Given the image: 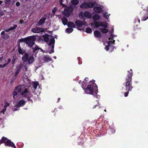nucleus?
<instances>
[{
  "label": "nucleus",
  "mask_w": 148,
  "mask_h": 148,
  "mask_svg": "<svg viewBox=\"0 0 148 148\" xmlns=\"http://www.w3.org/2000/svg\"><path fill=\"white\" fill-rule=\"evenodd\" d=\"M18 51L19 53L21 54H23L25 52V51L24 50L22 49L21 48L19 45L18 46Z\"/></svg>",
  "instance_id": "nucleus-25"
},
{
  "label": "nucleus",
  "mask_w": 148,
  "mask_h": 148,
  "mask_svg": "<svg viewBox=\"0 0 148 148\" xmlns=\"http://www.w3.org/2000/svg\"><path fill=\"white\" fill-rule=\"evenodd\" d=\"M46 19L45 16L43 17L38 22V25H41L45 21Z\"/></svg>",
  "instance_id": "nucleus-20"
},
{
  "label": "nucleus",
  "mask_w": 148,
  "mask_h": 148,
  "mask_svg": "<svg viewBox=\"0 0 148 148\" xmlns=\"http://www.w3.org/2000/svg\"><path fill=\"white\" fill-rule=\"evenodd\" d=\"M110 15V14H108L107 12H104L103 13V16L107 20H108L109 19V16Z\"/></svg>",
  "instance_id": "nucleus-19"
},
{
  "label": "nucleus",
  "mask_w": 148,
  "mask_h": 148,
  "mask_svg": "<svg viewBox=\"0 0 148 148\" xmlns=\"http://www.w3.org/2000/svg\"><path fill=\"white\" fill-rule=\"evenodd\" d=\"M78 82L79 84H81V83H82V81H79Z\"/></svg>",
  "instance_id": "nucleus-48"
},
{
  "label": "nucleus",
  "mask_w": 148,
  "mask_h": 148,
  "mask_svg": "<svg viewBox=\"0 0 148 148\" xmlns=\"http://www.w3.org/2000/svg\"><path fill=\"white\" fill-rule=\"evenodd\" d=\"M89 80V79L88 78H85V79L84 80L83 82L82 83V87H83L86 85L87 82Z\"/></svg>",
  "instance_id": "nucleus-27"
},
{
  "label": "nucleus",
  "mask_w": 148,
  "mask_h": 148,
  "mask_svg": "<svg viewBox=\"0 0 148 148\" xmlns=\"http://www.w3.org/2000/svg\"><path fill=\"white\" fill-rule=\"evenodd\" d=\"M138 22L140 23V20L139 19H138Z\"/></svg>",
  "instance_id": "nucleus-50"
},
{
  "label": "nucleus",
  "mask_w": 148,
  "mask_h": 148,
  "mask_svg": "<svg viewBox=\"0 0 148 148\" xmlns=\"http://www.w3.org/2000/svg\"><path fill=\"white\" fill-rule=\"evenodd\" d=\"M38 41H41L43 40L46 42H48L49 47L48 52L50 54L54 52L53 49L55 43V40L53 37L50 35L46 34L45 35H41L38 37Z\"/></svg>",
  "instance_id": "nucleus-2"
},
{
  "label": "nucleus",
  "mask_w": 148,
  "mask_h": 148,
  "mask_svg": "<svg viewBox=\"0 0 148 148\" xmlns=\"http://www.w3.org/2000/svg\"><path fill=\"white\" fill-rule=\"evenodd\" d=\"M17 27V26L16 25H14L13 27H11L10 28H9L8 29L5 30V31L6 32H9L10 30H13L15 29Z\"/></svg>",
  "instance_id": "nucleus-31"
},
{
  "label": "nucleus",
  "mask_w": 148,
  "mask_h": 148,
  "mask_svg": "<svg viewBox=\"0 0 148 148\" xmlns=\"http://www.w3.org/2000/svg\"><path fill=\"white\" fill-rule=\"evenodd\" d=\"M147 10V12L145 15L142 17V20L145 21L148 18V8L147 7L146 9Z\"/></svg>",
  "instance_id": "nucleus-18"
},
{
  "label": "nucleus",
  "mask_w": 148,
  "mask_h": 148,
  "mask_svg": "<svg viewBox=\"0 0 148 148\" xmlns=\"http://www.w3.org/2000/svg\"><path fill=\"white\" fill-rule=\"evenodd\" d=\"M15 2L14 0H6L5 1V3L8 5H13L14 4Z\"/></svg>",
  "instance_id": "nucleus-16"
},
{
  "label": "nucleus",
  "mask_w": 148,
  "mask_h": 148,
  "mask_svg": "<svg viewBox=\"0 0 148 148\" xmlns=\"http://www.w3.org/2000/svg\"><path fill=\"white\" fill-rule=\"evenodd\" d=\"M28 63L29 64H32L34 61V58L33 56H30L28 60Z\"/></svg>",
  "instance_id": "nucleus-23"
},
{
  "label": "nucleus",
  "mask_w": 148,
  "mask_h": 148,
  "mask_svg": "<svg viewBox=\"0 0 148 148\" xmlns=\"http://www.w3.org/2000/svg\"><path fill=\"white\" fill-rule=\"evenodd\" d=\"M94 82L93 81H90L89 84L86 88H84V87H82L86 93L94 95L97 93V86Z\"/></svg>",
  "instance_id": "nucleus-4"
},
{
  "label": "nucleus",
  "mask_w": 148,
  "mask_h": 148,
  "mask_svg": "<svg viewBox=\"0 0 148 148\" xmlns=\"http://www.w3.org/2000/svg\"><path fill=\"white\" fill-rule=\"evenodd\" d=\"M94 35L95 37L100 38L101 37L100 33L97 30H95L94 32Z\"/></svg>",
  "instance_id": "nucleus-17"
},
{
  "label": "nucleus",
  "mask_w": 148,
  "mask_h": 148,
  "mask_svg": "<svg viewBox=\"0 0 148 148\" xmlns=\"http://www.w3.org/2000/svg\"><path fill=\"white\" fill-rule=\"evenodd\" d=\"M68 27H71V28H74L75 27V25L74 23L71 22H69L67 24Z\"/></svg>",
  "instance_id": "nucleus-24"
},
{
  "label": "nucleus",
  "mask_w": 148,
  "mask_h": 148,
  "mask_svg": "<svg viewBox=\"0 0 148 148\" xmlns=\"http://www.w3.org/2000/svg\"><path fill=\"white\" fill-rule=\"evenodd\" d=\"M128 93H129V92H125V96L127 97L128 95Z\"/></svg>",
  "instance_id": "nucleus-44"
},
{
  "label": "nucleus",
  "mask_w": 148,
  "mask_h": 148,
  "mask_svg": "<svg viewBox=\"0 0 148 148\" xmlns=\"http://www.w3.org/2000/svg\"><path fill=\"white\" fill-rule=\"evenodd\" d=\"M99 104H97V105H96V106H95L93 108H96V106H99Z\"/></svg>",
  "instance_id": "nucleus-46"
},
{
  "label": "nucleus",
  "mask_w": 148,
  "mask_h": 148,
  "mask_svg": "<svg viewBox=\"0 0 148 148\" xmlns=\"http://www.w3.org/2000/svg\"><path fill=\"white\" fill-rule=\"evenodd\" d=\"M6 108H7L4 107V108L3 109V110L1 111V112L2 113H3L4 114V112L6 110Z\"/></svg>",
  "instance_id": "nucleus-36"
},
{
  "label": "nucleus",
  "mask_w": 148,
  "mask_h": 148,
  "mask_svg": "<svg viewBox=\"0 0 148 148\" xmlns=\"http://www.w3.org/2000/svg\"><path fill=\"white\" fill-rule=\"evenodd\" d=\"M32 31L34 33H40L43 32L44 31L43 29L38 27L33 28L32 29Z\"/></svg>",
  "instance_id": "nucleus-12"
},
{
  "label": "nucleus",
  "mask_w": 148,
  "mask_h": 148,
  "mask_svg": "<svg viewBox=\"0 0 148 148\" xmlns=\"http://www.w3.org/2000/svg\"><path fill=\"white\" fill-rule=\"evenodd\" d=\"M91 26L92 27L96 28H98L99 26L104 27L99 29L100 32L103 34H106L108 32V29H107V24L104 22H95L94 23H92Z\"/></svg>",
  "instance_id": "nucleus-5"
},
{
  "label": "nucleus",
  "mask_w": 148,
  "mask_h": 148,
  "mask_svg": "<svg viewBox=\"0 0 148 148\" xmlns=\"http://www.w3.org/2000/svg\"><path fill=\"white\" fill-rule=\"evenodd\" d=\"M4 103L5 104H3L2 105L5 107L7 108V107L8 106L10 105L9 103L7 102H5Z\"/></svg>",
  "instance_id": "nucleus-34"
},
{
  "label": "nucleus",
  "mask_w": 148,
  "mask_h": 148,
  "mask_svg": "<svg viewBox=\"0 0 148 148\" xmlns=\"http://www.w3.org/2000/svg\"><path fill=\"white\" fill-rule=\"evenodd\" d=\"M56 8H54L52 10V12L53 14H55L56 11Z\"/></svg>",
  "instance_id": "nucleus-41"
},
{
  "label": "nucleus",
  "mask_w": 148,
  "mask_h": 148,
  "mask_svg": "<svg viewBox=\"0 0 148 148\" xmlns=\"http://www.w3.org/2000/svg\"><path fill=\"white\" fill-rule=\"evenodd\" d=\"M29 58V55L27 53H25L23 56L22 58V60L24 62H26L28 60Z\"/></svg>",
  "instance_id": "nucleus-22"
},
{
  "label": "nucleus",
  "mask_w": 148,
  "mask_h": 148,
  "mask_svg": "<svg viewBox=\"0 0 148 148\" xmlns=\"http://www.w3.org/2000/svg\"><path fill=\"white\" fill-rule=\"evenodd\" d=\"M20 71V69H17L16 71V73H15V75H17V74H18L19 73Z\"/></svg>",
  "instance_id": "nucleus-39"
},
{
  "label": "nucleus",
  "mask_w": 148,
  "mask_h": 148,
  "mask_svg": "<svg viewBox=\"0 0 148 148\" xmlns=\"http://www.w3.org/2000/svg\"><path fill=\"white\" fill-rule=\"evenodd\" d=\"M104 111H105V112H106V110H105Z\"/></svg>",
  "instance_id": "nucleus-53"
},
{
  "label": "nucleus",
  "mask_w": 148,
  "mask_h": 148,
  "mask_svg": "<svg viewBox=\"0 0 148 148\" xmlns=\"http://www.w3.org/2000/svg\"><path fill=\"white\" fill-rule=\"evenodd\" d=\"M29 100H31V99H29Z\"/></svg>",
  "instance_id": "nucleus-54"
},
{
  "label": "nucleus",
  "mask_w": 148,
  "mask_h": 148,
  "mask_svg": "<svg viewBox=\"0 0 148 148\" xmlns=\"http://www.w3.org/2000/svg\"><path fill=\"white\" fill-rule=\"evenodd\" d=\"M23 65L22 64H21L18 66V68L17 69H20V70L21 69L22 67H23Z\"/></svg>",
  "instance_id": "nucleus-38"
},
{
  "label": "nucleus",
  "mask_w": 148,
  "mask_h": 148,
  "mask_svg": "<svg viewBox=\"0 0 148 148\" xmlns=\"http://www.w3.org/2000/svg\"><path fill=\"white\" fill-rule=\"evenodd\" d=\"M35 39V37L33 36H32L27 37L25 39H22L21 40H23V41H25L26 44L30 47H32L34 52L40 50L43 53H44L45 52V51L39 47L34 43V42Z\"/></svg>",
  "instance_id": "nucleus-3"
},
{
  "label": "nucleus",
  "mask_w": 148,
  "mask_h": 148,
  "mask_svg": "<svg viewBox=\"0 0 148 148\" xmlns=\"http://www.w3.org/2000/svg\"><path fill=\"white\" fill-rule=\"evenodd\" d=\"M26 1H28V0H25Z\"/></svg>",
  "instance_id": "nucleus-56"
},
{
  "label": "nucleus",
  "mask_w": 148,
  "mask_h": 148,
  "mask_svg": "<svg viewBox=\"0 0 148 148\" xmlns=\"http://www.w3.org/2000/svg\"><path fill=\"white\" fill-rule=\"evenodd\" d=\"M11 61V59L10 58H9L8 59V61H7V63H4L5 64H7V65Z\"/></svg>",
  "instance_id": "nucleus-40"
},
{
  "label": "nucleus",
  "mask_w": 148,
  "mask_h": 148,
  "mask_svg": "<svg viewBox=\"0 0 148 148\" xmlns=\"http://www.w3.org/2000/svg\"><path fill=\"white\" fill-rule=\"evenodd\" d=\"M25 101L24 100H20L16 105L12 108L13 111H17L20 107L23 106L25 105Z\"/></svg>",
  "instance_id": "nucleus-9"
},
{
  "label": "nucleus",
  "mask_w": 148,
  "mask_h": 148,
  "mask_svg": "<svg viewBox=\"0 0 148 148\" xmlns=\"http://www.w3.org/2000/svg\"><path fill=\"white\" fill-rule=\"evenodd\" d=\"M32 84L33 88L31 86L25 88L24 86H19L16 87L15 91L13 92L12 94L14 99L15 98V96L17 95V92H20L22 96L26 97L27 98L32 96L30 94V93L34 92L39 84L37 82H32Z\"/></svg>",
  "instance_id": "nucleus-1"
},
{
  "label": "nucleus",
  "mask_w": 148,
  "mask_h": 148,
  "mask_svg": "<svg viewBox=\"0 0 148 148\" xmlns=\"http://www.w3.org/2000/svg\"><path fill=\"white\" fill-rule=\"evenodd\" d=\"M73 30V29L72 28H67L65 31L66 32L69 34L72 32Z\"/></svg>",
  "instance_id": "nucleus-30"
},
{
  "label": "nucleus",
  "mask_w": 148,
  "mask_h": 148,
  "mask_svg": "<svg viewBox=\"0 0 148 148\" xmlns=\"http://www.w3.org/2000/svg\"><path fill=\"white\" fill-rule=\"evenodd\" d=\"M16 60V59L15 58H13L12 60V63L13 64L15 63V62Z\"/></svg>",
  "instance_id": "nucleus-43"
},
{
  "label": "nucleus",
  "mask_w": 148,
  "mask_h": 148,
  "mask_svg": "<svg viewBox=\"0 0 148 148\" xmlns=\"http://www.w3.org/2000/svg\"><path fill=\"white\" fill-rule=\"evenodd\" d=\"M63 1V0H60L59 1L60 4L62 5L63 7L65 6L66 5L62 3V2Z\"/></svg>",
  "instance_id": "nucleus-35"
},
{
  "label": "nucleus",
  "mask_w": 148,
  "mask_h": 148,
  "mask_svg": "<svg viewBox=\"0 0 148 148\" xmlns=\"http://www.w3.org/2000/svg\"><path fill=\"white\" fill-rule=\"evenodd\" d=\"M115 40H113V37L111 36L108 39V41L105 42L104 43V45L105 46V49L106 51H108L109 50V47L112 44H114Z\"/></svg>",
  "instance_id": "nucleus-8"
},
{
  "label": "nucleus",
  "mask_w": 148,
  "mask_h": 148,
  "mask_svg": "<svg viewBox=\"0 0 148 148\" xmlns=\"http://www.w3.org/2000/svg\"><path fill=\"white\" fill-rule=\"evenodd\" d=\"M88 8H92L94 5V3L91 2L87 1Z\"/></svg>",
  "instance_id": "nucleus-29"
},
{
  "label": "nucleus",
  "mask_w": 148,
  "mask_h": 148,
  "mask_svg": "<svg viewBox=\"0 0 148 148\" xmlns=\"http://www.w3.org/2000/svg\"><path fill=\"white\" fill-rule=\"evenodd\" d=\"M2 3V1H0V4H1Z\"/></svg>",
  "instance_id": "nucleus-49"
},
{
  "label": "nucleus",
  "mask_w": 148,
  "mask_h": 148,
  "mask_svg": "<svg viewBox=\"0 0 148 148\" xmlns=\"http://www.w3.org/2000/svg\"><path fill=\"white\" fill-rule=\"evenodd\" d=\"M86 32L88 33L91 34L92 32V30L89 27L87 28L86 30Z\"/></svg>",
  "instance_id": "nucleus-33"
},
{
  "label": "nucleus",
  "mask_w": 148,
  "mask_h": 148,
  "mask_svg": "<svg viewBox=\"0 0 148 148\" xmlns=\"http://www.w3.org/2000/svg\"><path fill=\"white\" fill-rule=\"evenodd\" d=\"M93 10L96 13H100L102 11L101 7L100 6H97L93 8Z\"/></svg>",
  "instance_id": "nucleus-14"
},
{
  "label": "nucleus",
  "mask_w": 148,
  "mask_h": 148,
  "mask_svg": "<svg viewBox=\"0 0 148 148\" xmlns=\"http://www.w3.org/2000/svg\"><path fill=\"white\" fill-rule=\"evenodd\" d=\"M101 18V16L99 14H96L95 15L92 17L94 21H95V22L94 23H94L95 22H97L96 21L99 20V19H100Z\"/></svg>",
  "instance_id": "nucleus-15"
},
{
  "label": "nucleus",
  "mask_w": 148,
  "mask_h": 148,
  "mask_svg": "<svg viewBox=\"0 0 148 148\" xmlns=\"http://www.w3.org/2000/svg\"><path fill=\"white\" fill-rule=\"evenodd\" d=\"M53 58L55 59H56V56H54Z\"/></svg>",
  "instance_id": "nucleus-51"
},
{
  "label": "nucleus",
  "mask_w": 148,
  "mask_h": 148,
  "mask_svg": "<svg viewBox=\"0 0 148 148\" xmlns=\"http://www.w3.org/2000/svg\"><path fill=\"white\" fill-rule=\"evenodd\" d=\"M132 69H130V71H128L129 74H128L127 77L126 78V82L123 84V86L126 87V90H128V91H131L132 88L131 83L132 77Z\"/></svg>",
  "instance_id": "nucleus-6"
},
{
  "label": "nucleus",
  "mask_w": 148,
  "mask_h": 148,
  "mask_svg": "<svg viewBox=\"0 0 148 148\" xmlns=\"http://www.w3.org/2000/svg\"><path fill=\"white\" fill-rule=\"evenodd\" d=\"M71 2L72 4L75 5H76L79 3V1L78 0H71Z\"/></svg>",
  "instance_id": "nucleus-32"
},
{
  "label": "nucleus",
  "mask_w": 148,
  "mask_h": 148,
  "mask_svg": "<svg viewBox=\"0 0 148 148\" xmlns=\"http://www.w3.org/2000/svg\"><path fill=\"white\" fill-rule=\"evenodd\" d=\"M4 33H5L4 32V31H3V32H1V35H3V34H4Z\"/></svg>",
  "instance_id": "nucleus-47"
},
{
  "label": "nucleus",
  "mask_w": 148,
  "mask_h": 148,
  "mask_svg": "<svg viewBox=\"0 0 148 148\" xmlns=\"http://www.w3.org/2000/svg\"><path fill=\"white\" fill-rule=\"evenodd\" d=\"M73 10V9L72 7H68L65 8L64 11L63 12V13L66 16H69Z\"/></svg>",
  "instance_id": "nucleus-11"
},
{
  "label": "nucleus",
  "mask_w": 148,
  "mask_h": 148,
  "mask_svg": "<svg viewBox=\"0 0 148 148\" xmlns=\"http://www.w3.org/2000/svg\"><path fill=\"white\" fill-rule=\"evenodd\" d=\"M75 23L76 26L78 27H80L83 25H86V22L84 21L82 22L80 20H77L75 21Z\"/></svg>",
  "instance_id": "nucleus-13"
},
{
  "label": "nucleus",
  "mask_w": 148,
  "mask_h": 148,
  "mask_svg": "<svg viewBox=\"0 0 148 148\" xmlns=\"http://www.w3.org/2000/svg\"><path fill=\"white\" fill-rule=\"evenodd\" d=\"M25 69L26 71H27V68L26 67H25Z\"/></svg>",
  "instance_id": "nucleus-52"
},
{
  "label": "nucleus",
  "mask_w": 148,
  "mask_h": 148,
  "mask_svg": "<svg viewBox=\"0 0 148 148\" xmlns=\"http://www.w3.org/2000/svg\"><path fill=\"white\" fill-rule=\"evenodd\" d=\"M81 8H88L87 1L82 4L80 6Z\"/></svg>",
  "instance_id": "nucleus-28"
},
{
  "label": "nucleus",
  "mask_w": 148,
  "mask_h": 148,
  "mask_svg": "<svg viewBox=\"0 0 148 148\" xmlns=\"http://www.w3.org/2000/svg\"><path fill=\"white\" fill-rule=\"evenodd\" d=\"M79 16L80 18H83L84 20L86 18H91L92 17L91 14L88 11H86L83 13L81 12L79 14Z\"/></svg>",
  "instance_id": "nucleus-10"
},
{
  "label": "nucleus",
  "mask_w": 148,
  "mask_h": 148,
  "mask_svg": "<svg viewBox=\"0 0 148 148\" xmlns=\"http://www.w3.org/2000/svg\"><path fill=\"white\" fill-rule=\"evenodd\" d=\"M2 143H4L5 145L9 147H11L13 148H16V147L14 144L10 140H8L6 138L3 137L1 140Z\"/></svg>",
  "instance_id": "nucleus-7"
},
{
  "label": "nucleus",
  "mask_w": 148,
  "mask_h": 148,
  "mask_svg": "<svg viewBox=\"0 0 148 148\" xmlns=\"http://www.w3.org/2000/svg\"><path fill=\"white\" fill-rule=\"evenodd\" d=\"M7 66V64H3L2 65L0 64V68H3Z\"/></svg>",
  "instance_id": "nucleus-37"
},
{
  "label": "nucleus",
  "mask_w": 148,
  "mask_h": 148,
  "mask_svg": "<svg viewBox=\"0 0 148 148\" xmlns=\"http://www.w3.org/2000/svg\"><path fill=\"white\" fill-rule=\"evenodd\" d=\"M16 6H19L20 5V4L19 2H16Z\"/></svg>",
  "instance_id": "nucleus-42"
},
{
  "label": "nucleus",
  "mask_w": 148,
  "mask_h": 148,
  "mask_svg": "<svg viewBox=\"0 0 148 148\" xmlns=\"http://www.w3.org/2000/svg\"><path fill=\"white\" fill-rule=\"evenodd\" d=\"M78 29L80 30V29Z\"/></svg>",
  "instance_id": "nucleus-55"
},
{
  "label": "nucleus",
  "mask_w": 148,
  "mask_h": 148,
  "mask_svg": "<svg viewBox=\"0 0 148 148\" xmlns=\"http://www.w3.org/2000/svg\"><path fill=\"white\" fill-rule=\"evenodd\" d=\"M111 131H112V133H114V132H115V130H114V129H112V130Z\"/></svg>",
  "instance_id": "nucleus-45"
},
{
  "label": "nucleus",
  "mask_w": 148,
  "mask_h": 148,
  "mask_svg": "<svg viewBox=\"0 0 148 148\" xmlns=\"http://www.w3.org/2000/svg\"><path fill=\"white\" fill-rule=\"evenodd\" d=\"M62 20L63 24L64 25H66L67 24V23L68 22V20L65 17H63V18H62Z\"/></svg>",
  "instance_id": "nucleus-26"
},
{
  "label": "nucleus",
  "mask_w": 148,
  "mask_h": 148,
  "mask_svg": "<svg viewBox=\"0 0 148 148\" xmlns=\"http://www.w3.org/2000/svg\"><path fill=\"white\" fill-rule=\"evenodd\" d=\"M43 61L45 62H47L51 60L49 56H45L43 59Z\"/></svg>",
  "instance_id": "nucleus-21"
}]
</instances>
